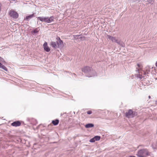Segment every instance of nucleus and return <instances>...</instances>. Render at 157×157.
<instances>
[{
  "label": "nucleus",
  "mask_w": 157,
  "mask_h": 157,
  "mask_svg": "<svg viewBox=\"0 0 157 157\" xmlns=\"http://www.w3.org/2000/svg\"><path fill=\"white\" fill-rule=\"evenodd\" d=\"M87 113V114H90L92 113V112L91 111H88Z\"/></svg>",
  "instance_id": "393cba45"
},
{
  "label": "nucleus",
  "mask_w": 157,
  "mask_h": 157,
  "mask_svg": "<svg viewBox=\"0 0 157 157\" xmlns=\"http://www.w3.org/2000/svg\"><path fill=\"white\" fill-rule=\"evenodd\" d=\"M138 157H147L150 155L147 149H142L138 151L136 154Z\"/></svg>",
  "instance_id": "f03ea898"
},
{
  "label": "nucleus",
  "mask_w": 157,
  "mask_h": 157,
  "mask_svg": "<svg viewBox=\"0 0 157 157\" xmlns=\"http://www.w3.org/2000/svg\"><path fill=\"white\" fill-rule=\"evenodd\" d=\"M27 120L33 125H35L36 123V120L33 118H28Z\"/></svg>",
  "instance_id": "423d86ee"
},
{
  "label": "nucleus",
  "mask_w": 157,
  "mask_h": 157,
  "mask_svg": "<svg viewBox=\"0 0 157 157\" xmlns=\"http://www.w3.org/2000/svg\"><path fill=\"white\" fill-rule=\"evenodd\" d=\"M82 38V37H80V39H81Z\"/></svg>",
  "instance_id": "4c0bfd02"
},
{
  "label": "nucleus",
  "mask_w": 157,
  "mask_h": 157,
  "mask_svg": "<svg viewBox=\"0 0 157 157\" xmlns=\"http://www.w3.org/2000/svg\"><path fill=\"white\" fill-rule=\"evenodd\" d=\"M138 78H140L141 79H142V78H144V77L143 76H142V75H140V74H139L138 75Z\"/></svg>",
  "instance_id": "5701e85b"
},
{
  "label": "nucleus",
  "mask_w": 157,
  "mask_h": 157,
  "mask_svg": "<svg viewBox=\"0 0 157 157\" xmlns=\"http://www.w3.org/2000/svg\"><path fill=\"white\" fill-rule=\"evenodd\" d=\"M152 147L154 149H157V146L154 144H153L152 145Z\"/></svg>",
  "instance_id": "dca6fc26"
},
{
  "label": "nucleus",
  "mask_w": 157,
  "mask_h": 157,
  "mask_svg": "<svg viewBox=\"0 0 157 157\" xmlns=\"http://www.w3.org/2000/svg\"><path fill=\"white\" fill-rule=\"evenodd\" d=\"M107 37L110 40H112V38H113V36H110L109 35H107Z\"/></svg>",
  "instance_id": "aec40b11"
},
{
  "label": "nucleus",
  "mask_w": 157,
  "mask_h": 157,
  "mask_svg": "<svg viewBox=\"0 0 157 157\" xmlns=\"http://www.w3.org/2000/svg\"><path fill=\"white\" fill-rule=\"evenodd\" d=\"M94 126V124H93L88 123L85 125V127L86 128H89L93 127Z\"/></svg>",
  "instance_id": "f8f14e48"
},
{
  "label": "nucleus",
  "mask_w": 157,
  "mask_h": 157,
  "mask_svg": "<svg viewBox=\"0 0 157 157\" xmlns=\"http://www.w3.org/2000/svg\"><path fill=\"white\" fill-rule=\"evenodd\" d=\"M121 40H119L118 42L117 43V44H118L120 45V43H121Z\"/></svg>",
  "instance_id": "a878e982"
},
{
  "label": "nucleus",
  "mask_w": 157,
  "mask_h": 157,
  "mask_svg": "<svg viewBox=\"0 0 157 157\" xmlns=\"http://www.w3.org/2000/svg\"><path fill=\"white\" fill-rule=\"evenodd\" d=\"M37 19L42 22L50 23L54 21V17L53 16L39 17H37Z\"/></svg>",
  "instance_id": "7ed1b4c3"
},
{
  "label": "nucleus",
  "mask_w": 157,
  "mask_h": 157,
  "mask_svg": "<svg viewBox=\"0 0 157 157\" xmlns=\"http://www.w3.org/2000/svg\"><path fill=\"white\" fill-rule=\"evenodd\" d=\"M74 37L75 39H78V37L80 35H74Z\"/></svg>",
  "instance_id": "412c9836"
},
{
  "label": "nucleus",
  "mask_w": 157,
  "mask_h": 157,
  "mask_svg": "<svg viewBox=\"0 0 157 157\" xmlns=\"http://www.w3.org/2000/svg\"><path fill=\"white\" fill-rule=\"evenodd\" d=\"M56 44H59V42H58V40H57V41H56Z\"/></svg>",
  "instance_id": "bb28decb"
},
{
  "label": "nucleus",
  "mask_w": 157,
  "mask_h": 157,
  "mask_svg": "<svg viewBox=\"0 0 157 157\" xmlns=\"http://www.w3.org/2000/svg\"><path fill=\"white\" fill-rule=\"evenodd\" d=\"M59 120L58 119H56L52 121V123L54 125H57L59 123Z\"/></svg>",
  "instance_id": "ddd939ff"
},
{
  "label": "nucleus",
  "mask_w": 157,
  "mask_h": 157,
  "mask_svg": "<svg viewBox=\"0 0 157 157\" xmlns=\"http://www.w3.org/2000/svg\"><path fill=\"white\" fill-rule=\"evenodd\" d=\"M128 157H136L135 156H128Z\"/></svg>",
  "instance_id": "7c9ffc66"
},
{
  "label": "nucleus",
  "mask_w": 157,
  "mask_h": 157,
  "mask_svg": "<svg viewBox=\"0 0 157 157\" xmlns=\"http://www.w3.org/2000/svg\"><path fill=\"white\" fill-rule=\"evenodd\" d=\"M148 98H151V96H148Z\"/></svg>",
  "instance_id": "72a5a7b5"
},
{
  "label": "nucleus",
  "mask_w": 157,
  "mask_h": 157,
  "mask_svg": "<svg viewBox=\"0 0 157 157\" xmlns=\"http://www.w3.org/2000/svg\"><path fill=\"white\" fill-rule=\"evenodd\" d=\"M2 64L0 62V67H1Z\"/></svg>",
  "instance_id": "c756f323"
},
{
  "label": "nucleus",
  "mask_w": 157,
  "mask_h": 157,
  "mask_svg": "<svg viewBox=\"0 0 157 157\" xmlns=\"http://www.w3.org/2000/svg\"><path fill=\"white\" fill-rule=\"evenodd\" d=\"M0 68H2V69L6 71H7L8 70L7 68L5 66L3 65H2Z\"/></svg>",
  "instance_id": "2eb2a0df"
},
{
  "label": "nucleus",
  "mask_w": 157,
  "mask_h": 157,
  "mask_svg": "<svg viewBox=\"0 0 157 157\" xmlns=\"http://www.w3.org/2000/svg\"><path fill=\"white\" fill-rule=\"evenodd\" d=\"M137 113L135 111H133L132 110L129 109L125 113V117L128 118H132L137 116Z\"/></svg>",
  "instance_id": "20e7f679"
},
{
  "label": "nucleus",
  "mask_w": 157,
  "mask_h": 157,
  "mask_svg": "<svg viewBox=\"0 0 157 157\" xmlns=\"http://www.w3.org/2000/svg\"><path fill=\"white\" fill-rule=\"evenodd\" d=\"M21 123L19 121H16L11 123V125L13 126L17 127L20 126Z\"/></svg>",
  "instance_id": "6e6552de"
},
{
  "label": "nucleus",
  "mask_w": 157,
  "mask_h": 157,
  "mask_svg": "<svg viewBox=\"0 0 157 157\" xmlns=\"http://www.w3.org/2000/svg\"><path fill=\"white\" fill-rule=\"evenodd\" d=\"M9 13L10 16L13 18H17L18 17V13L14 10H10Z\"/></svg>",
  "instance_id": "39448f33"
},
{
  "label": "nucleus",
  "mask_w": 157,
  "mask_h": 157,
  "mask_svg": "<svg viewBox=\"0 0 157 157\" xmlns=\"http://www.w3.org/2000/svg\"><path fill=\"white\" fill-rule=\"evenodd\" d=\"M119 41V40H118L116 39L115 42H116L117 43Z\"/></svg>",
  "instance_id": "cd10ccee"
},
{
  "label": "nucleus",
  "mask_w": 157,
  "mask_h": 157,
  "mask_svg": "<svg viewBox=\"0 0 157 157\" xmlns=\"http://www.w3.org/2000/svg\"><path fill=\"white\" fill-rule=\"evenodd\" d=\"M145 2H148L149 3H151L152 2V0H144Z\"/></svg>",
  "instance_id": "f3484780"
},
{
  "label": "nucleus",
  "mask_w": 157,
  "mask_h": 157,
  "mask_svg": "<svg viewBox=\"0 0 157 157\" xmlns=\"http://www.w3.org/2000/svg\"><path fill=\"white\" fill-rule=\"evenodd\" d=\"M139 69H138L137 70V71H138V72H139Z\"/></svg>",
  "instance_id": "f704fd0d"
},
{
  "label": "nucleus",
  "mask_w": 157,
  "mask_h": 157,
  "mask_svg": "<svg viewBox=\"0 0 157 157\" xmlns=\"http://www.w3.org/2000/svg\"><path fill=\"white\" fill-rule=\"evenodd\" d=\"M38 31L36 29H34L33 31V33L34 34L38 32Z\"/></svg>",
  "instance_id": "b1692460"
},
{
  "label": "nucleus",
  "mask_w": 157,
  "mask_h": 157,
  "mask_svg": "<svg viewBox=\"0 0 157 157\" xmlns=\"http://www.w3.org/2000/svg\"><path fill=\"white\" fill-rule=\"evenodd\" d=\"M146 72H144V75H146Z\"/></svg>",
  "instance_id": "2f4dec72"
},
{
  "label": "nucleus",
  "mask_w": 157,
  "mask_h": 157,
  "mask_svg": "<svg viewBox=\"0 0 157 157\" xmlns=\"http://www.w3.org/2000/svg\"><path fill=\"white\" fill-rule=\"evenodd\" d=\"M82 71L84 73L87 74L88 75L87 76L89 77L96 76L97 74L95 71L90 67L86 66L82 68Z\"/></svg>",
  "instance_id": "f257e3e1"
},
{
  "label": "nucleus",
  "mask_w": 157,
  "mask_h": 157,
  "mask_svg": "<svg viewBox=\"0 0 157 157\" xmlns=\"http://www.w3.org/2000/svg\"><path fill=\"white\" fill-rule=\"evenodd\" d=\"M140 0H137L136 1H138V2H139Z\"/></svg>",
  "instance_id": "e433bc0d"
},
{
  "label": "nucleus",
  "mask_w": 157,
  "mask_h": 157,
  "mask_svg": "<svg viewBox=\"0 0 157 157\" xmlns=\"http://www.w3.org/2000/svg\"><path fill=\"white\" fill-rule=\"evenodd\" d=\"M95 141V139L94 138V137L92 139H91L90 140V142H94Z\"/></svg>",
  "instance_id": "6ab92c4d"
},
{
  "label": "nucleus",
  "mask_w": 157,
  "mask_h": 157,
  "mask_svg": "<svg viewBox=\"0 0 157 157\" xmlns=\"http://www.w3.org/2000/svg\"><path fill=\"white\" fill-rule=\"evenodd\" d=\"M56 39L57 40H58V42H59V44H58L59 45V48L61 47H63L64 46V44H63V41L60 39L59 37H57L56 38Z\"/></svg>",
  "instance_id": "0eeeda50"
},
{
  "label": "nucleus",
  "mask_w": 157,
  "mask_h": 157,
  "mask_svg": "<svg viewBox=\"0 0 157 157\" xmlns=\"http://www.w3.org/2000/svg\"><path fill=\"white\" fill-rule=\"evenodd\" d=\"M116 39L115 37H113V38H112V39L111 41L112 42H115L116 41Z\"/></svg>",
  "instance_id": "4be33fe9"
},
{
  "label": "nucleus",
  "mask_w": 157,
  "mask_h": 157,
  "mask_svg": "<svg viewBox=\"0 0 157 157\" xmlns=\"http://www.w3.org/2000/svg\"><path fill=\"white\" fill-rule=\"evenodd\" d=\"M155 102L157 104V100L155 101Z\"/></svg>",
  "instance_id": "c9c22d12"
},
{
  "label": "nucleus",
  "mask_w": 157,
  "mask_h": 157,
  "mask_svg": "<svg viewBox=\"0 0 157 157\" xmlns=\"http://www.w3.org/2000/svg\"><path fill=\"white\" fill-rule=\"evenodd\" d=\"M35 17L34 14L33 13L32 14L26 16L25 18H24V20L27 21H29V20L31 19L32 17Z\"/></svg>",
  "instance_id": "1a4fd4ad"
},
{
  "label": "nucleus",
  "mask_w": 157,
  "mask_h": 157,
  "mask_svg": "<svg viewBox=\"0 0 157 157\" xmlns=\"http://www.w3.org/2000/svg\"><path fill=\"white\" fill-rule=\"evenodd\" d=\"M100 136H96L94 137V138L95 141L99 140L100 139Z\"/></svg>",
  "instance_id": "4468645a"
},
{
  "label": "nucleus",
  "mask_w": 157,
  "mask_h": 157,
  "mask_svg": "<svg viewBox=\"0 0 157 157\" xmlns=\"http://www.w3.org/2000/svg\"><path fill=\"white\" fill-rule=\"evenodd\" d=\"M51 45L53 48H59V45L58 44H56L55 42H52L51 43Z\"/></svg>",
  "instance_id": "9b49d317"
},
{
  "label": "nucleus",
  "mask_w": 157,
  "mask_h": 157,
  "mask_svg": "<svg viewBox=\"0 0 157 157\" xmlns=\"http://www.w3.org/2000/svg\"><path fill=\"white\" fill-rule=\"evenodd\" d=\"M120 45L122 47H125V44L122 41Z\"/></svg>",
  "instance_id": "a211bd4d"
},
{
  "label": "nucleus",
  "mask_w": 157,
  "mask_h": 157,
  "mask_svg": "<svg viewBox=\"0 0 157 157\" xmlns=\"http://www.w3.org/2000/svg\"><path fill=\"white\" fill-rule=\"evenodd\" d=\"M137 66L138 67H140V65L139 64H137Z\"/></svg>",
  "instance_id": "c85d7f7f"
},
{
  "label": "nucleus",
  "mask_w": 157,
  "mask_h": 157,
  "mask_svg": "<svg viewBox=\"0 0 157 157\" xmlns=\"http://www.w3.org/2000/svg\"><path fill=\"white\" fill-rule=\"evenodd\" d=\"M155 66L156 67H157V62H156L155 63Z\"/></svg>",
  "instance_id": "473e14b6"
},
{
  "label": "nucleus",
  "mask_w": 157,
  "mask_h": 157,
  "mask_svg": "<svg viewBox=\"0 0 157 157\" xmlns=\"http://www.w3.org/2000/svg\"><path fill=\"white\" fill-rule=\"evenodd\" d=\"M44 49L47 52H49L50 51V48L47 46V43L45 42L43 44Z\"/></svg>",
  "instance_id": "9d476101"
}]
</instances>
